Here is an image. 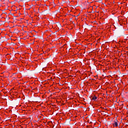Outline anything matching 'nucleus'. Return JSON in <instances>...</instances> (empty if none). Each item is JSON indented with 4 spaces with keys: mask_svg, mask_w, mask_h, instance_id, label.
<instances>
[{
    "mask_svg": "<svg viewBox=\"0 0 128 128\" xmlns=\"http://www.w3.org/2000/svg\"><path fill=\"white\" fill-rule=\"evenodd\" d=\"M118 120H116L115 121H114V124H113L114 126H118Z\"/></svg>",
    "mask_w": 128,
    "mask_h": 128,
    "instance_id": "f257e3e1",
    "label": "nucleus"
},
{
    "mask_svg": "<svg viewBox=\"0 0 128 128\" xmlns=\"http://www.w3.org/2000/svg\"><path fill=\"white\" fill-rule=\"evenodd\" d=\"M92 100H94L95 102H96V100H98V97L96 96H94L92 97Z\"/></svg>",
    "mask_w": 128,
    "mask_h": 128,
    "instance_id": "f03ea898",
    "label": "nucleus"
},
{
    "mask_svg": "<svg viewBox=\"0 0 128 128\" xmlns=\"http://www.w3.org/2000/svg\"><path fill=\"white\" fill-rule=\"evenodd\" d=\"M14 32H16V34H18V32H20V30H18V29H15Z\"/></svg>",
    "mask_w": 128,
    "mask_h": 128,
    "instance_id": "7ed1b4c3",
    "label": "nucleus"
},
{
    "mask_svg": "<svg viewBox=\"0 0 128 128\" xmlns=\"http://www.w3.org/2000/svg\"><path fill=\"white\" fill-rule=\"evenodd\" d=\"M4 42V40H1V42Z\"/></svg>",
    "mask_w": 128,
    "mask_h": 128,
    "instance_id": "20e7f679",
    "label": "nucleus"
},
{
    "mask_svg": "<svg viewBox=\"0 0 128 128\" xmlns=\"http://www.w3.org/2000/svg\"><path fill=\"white\" fill-rule=\"evenodd\" d=\"M5 14H6V12H5Z\"/></svg>",
    "mask_w": 128,
    "mask_h": 128,
    "instance_id": "39448f33",
    "label": "nucleus"
}]
</instances>
